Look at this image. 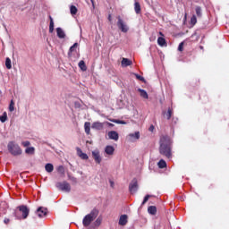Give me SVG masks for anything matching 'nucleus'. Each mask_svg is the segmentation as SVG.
I'll return each instance as SVG.
<instances>
[{
  "label": "nucleus",
  "mask_w": 229,
  "mask_h": 229,
  "mask_svg": "<svg viewBox=\"0 0 229 229\" xmlns=\"http://www.w3.org/2000/svg\"><path fill=\"white\" fill-rule=\"evenodd\" d=\"M57 171H58V173H64V165H60V166H58L57 167Z\"/></svg>",
  "instance_id": "obj_42"
},
{
  "label": "nucleus",
  "mask_w": 229,
  "mask_h": 229,
  "mask_svg": "<svg viewBox=\"0 0 229 229\" xmlns=\"http://www.w3.org/2000/svg\"><path fill=\"white\" fill-rule=\"evenodd\" d=\"M178 51H183V42H181L178 47Z\"/></svg>",
  "instance_id": "obj_43"
},
{
  "label": "nucleus",
  "mask_w": 229,
  "mask_h": 229,
  "mask_svg": "<svg viewBox=\"0 0 229 229\" xmlns=\"http://www.w3.org/2000/svg\"><path fill=\"white\" fill-rule=\"evenodd\" d=\"M138 190L139 184L137 182V179H133L129 185V191L131 194H135V192H137Z\"/></svg>",
  "instance_id": "obj_7"
},
{
  "label": "nucleus",
  "mask_w": 229,
  "mask_h": 229,
  "mask_svg": "<svg viewBox=\"0 0 229 229\" xmlns=\"http://www.w3.org/2000/svg\"><path fill=\"white\" fill-rule=\"evenodd\" d=\"M50 23H49V33H53L55 31V21L53 20V17L49 16Z\"/></svg>",
  "instance_id": "obj_21"
},
{
  "label": "nucleus",
  "mask_w": 229,
  "mask_h": 229,
  "mask_svg": "<svg viewBox=\"0 0 229 229\" xmlns=\"http://www.w3.org/2000/svg\"><path fill=\"white\" fill-rule=\"evenodd\" d=\"M108 21H112V15L109 14Z\"/></svg>",
  "instance_id": "obj_48"
},
{
  "label": "nucleus",
  "mask_w": 229,
  "mask_h": 229,
  "mask_svg": "<svg viewBox=\"0 0 229 229\" xmlns=\"http://www.w3.org/2000/svg\"><path fill=\"white\" fill-rule=\"evenodd\" d=\"M159 35H162V32H159Z\"/></svg>",
  "instance_id": "obj_50"
},
{
  "label": "nucleus",
  "mask_w": 229,
  "mask_h": 229,
  "mask_svg": "<svg viewBox=\"0 0 229 229\" xmlns=\"http://www.w3.org/2000/svg\"><path fill=\"white\" fill-rule=\"evenodd\" d=\"M84 130H85V133L87 135H90V123L89 122H86L84 123Z\"/></svg>",
  "instance_id": "obj_25"
},
{
  "label": "nucleus",
  "mask_w": 229,
  "mask_h": 229,
  "mask_svg": "<svg viewBox=\"0 0 229 229\" xmlns=\"http://www.w3.org/2000/svg\"><path fill=\"white\" fill-rule=\"evenodd\" d=\"M70 12L72 15H76L78 13V8L74 5H71Z\"/></svg>",
  "instance_id": "obj_32"
},
{
  "label": "nucleus",
  "mask_w": 229,
  "mask_h": 229,
  "mask_svg": "<svg viewBox=\"0 0 229 229\" xmlns=\"http://www.w3.org/2000/svg\"><path fill=\"white\" fill-rule=\"evenodd\" d=\"M25 153L27 155H35V148L33 147H28L26 149H25Z\"/></svg>",
  "instance_id": "obj_29"
},
{
  "label": "nucleus",
  "mask_w": 229,
  "mask_h": 229,
  "mask_svg": "<svg viewBox=\"0 0 229 229\" xmlns=\"http://www.w3.org/2000/svg\"><path fill=\"white\" fill-rule=\"evenodd\" d=\"M8 121V114L6 112H4L1 115H0V122L2 123H6Z\"/></svg>",
  "instance_id": "obj_28"
},
{
  "label": "nucleus",
  "mask_w": 229,
  "mask_h": 229,
  "mask_svg": "<svg viewBox=\"0 0 229 229\" xmlns=\"http://www.w3.org/2000/svg\"><path fill=\"white\" fill-rule=\"evenodd\" d=\"M105 124H107V126H114V123H108V122H106V123H104Z\"/></svg>",
  "instance_id": "obj_46"
},
{
  "label": "nucleus",
  "mask_w": 229,
  "mask_h": 229,
  "mask_svg": "<svg viewBox=\"0 0 229 229\" xmlns=\"http://www.w3.org/2000/svg\"><path fill=\"white\" fill-rule=\"evenodd\" d=\"M18 208L21 214L22 219H28V216H30V208L28 206L21 205L19 206Z\"/></svg>",
  "instance_id": "obj_5"
},
{
  "label": "nucleus",
  "mask_w": 229,
  "mask_h": 229,
  "mask_svg": "<svg viewBox=\"0 0 229 229\" xmlns=\"http://www.w3.org/2000/svg\"><path fill=\"white\" fill-rule=\"evenodd\" d=\"M36 214L38 217H46L47 216V208L39 207L37 209Z\"/></svg>",
  "instance_id": "obj_10"
},
{
  "label": "nucleus",
  "mask_w": 229,
  "mask_h": 229,
  "mask_svg": "<svg viewBox=\"0 0 229 229\" xmlns=\"http://www.w3.org/2000/svg\"><path fill=\"white\" fill-rule=\"evenodd\" d=\"M173 115V109H171V108H168V111H167V113L165 114V117H166V119H171V116Z\"/></svg>",
  "instance_id": "obj_33"
},
{
  "label": "nucleus",
  "mask_w": 229,
  "mask_h": 229,
  "mask_svg": "<svg viewBox=\"0 0 229 229\" xmlns=\"http://www.w3.org/2000/svg\"><path fill=\"white\" fill-rule=\"evenodd\" d=\"M117 19V27L119 28V30H121L123 33H128L130 28L128 27L126 22H124V21L121 19V16H118Z\"/></svg>",
  "instance_id": "obj_4"
},
{
  "label": "nucleus",
  "mask_w": 229,
  "mask_h": 229,
  "mask_svg": "<svg viewBox=\"0 0 229 229\" xmlns=\"http://www.w3.org/2000/svg\"><path fill=\"white\" fill-rule=\"evenodd\" d=\"M0 94H1V90H0Z\"/></svg>",
  "instance_id": "obj_51"
},
{
  "label": "nucleus",
  "mask_w": 229,
  "mask_h": 229,
  "mask_svg": "<svg viewBox=\"0 0 229 229\" xmlns=\"http://www.w3.org/2000/svg\"><path fill=\"white\" fill-rule=\"evenodd\" d=\"M138 92H140V96L143 98V99H148V92L142 89H138Z\"/></svg>",
  "instance_id": "obj_23"
},
{
  "label": "nucleus",
  "mask_w": 229,
  "mask_h": 229,
  "mask_svg": "<svg viewBox=\"0 0 229 229\" xmlns=\"http://www.w3.org/2000/svg\"><path fill=\"white\" fill-rule=\"evenodd\" d=\"M13 216L15 217V219H18L19 221H21L22 219V215L19 209V207H17L13 213Z\"/></svg>",
  "instance_id": "obj_17"
},
{
  "label": "nucleus",
  "mask_w": 229,
  "mask_h": 229,
  "mask_svg": "<svg viewBox=\"0 0 229 229\" xmlns=\"http://www.w3.org/2000/svg\"><path fill=\"white\" fill-rule=\"evenodd\" d=\"M157 165L159 169H165V167H167V163H165V160L160 159L159 162L157 163Z\"/></svg>",
  "instance_id": "obj_27"
},
{
  "label": "nucleus",
  "mask_w": 229,
  "mask_h": 229,
  "mask_svg": "<svg viewBox=\"0 0 229 229\" xmlns=\"http://www.w3.org/2000/svg\"><path fill=\"white\" fill-rule=\"evenodd\" d=\"M150 196L149 195H146L141 205H146V203H148V200L149 199Z\"/></svg>",
  "instance_id": "obj_39"
},
{
  "label": "nucleus",
  "mask_w": 229,
  "mask_h": 229,
  "mask_svg": "<svg viewBox=\"0 0 229 229\" xmlns=\"http://www.w3.org/2000/svg\"><path fill=\"white\" fill-rule=\"evenodd\" d=\"M15 103H13V100H11V103L9 105V112H13V110H15Z\"/></svg>",
  "instance_id": "obj_34"
},
{
  "label": "nucleus",
  "mask_w": 229,
  "mask_h": 229,
  "mask_svg": "<svg viewBox=\"0 0 229 229\" xmlns=\"http://www.w3.org/2000/svg\"><path fill=\"white\" fill-rule=\"evenodd\" d=\"M148 214H150L151 216H155L157 214V207L155 206H150L148 208Z\"/></svg>",
  "instance_id": "obj_26"
},
{
  "label": "nucleus",
  "mask_w": 229,
  "mask_h": 229,
  "mask_svg": "<svg viewBox=\"0 0 229 229\" xmlns=\"http://www.w3.org/2000/svg\"><path fill=\"white\" fill-rule=\"evenodd\" d=\"M22 146L24 147V148H28V146H30V141L29 140H26V141H22Z\"/></svg>",
  "instance_id": "obj_41"
},
{
  "label": "nucleus",
  "mask_w": 229,
  "mask_h": 229,
  "mask_svg": "<svg viewBox=\"0 0 229 229\" xmlns=\"http://www.w3.org/2000/svg\"><path fill=\"white\" fill-rule=\"evenodd\" d=\"M198 17H201V7L197 6L195 9Z\"/></svg>",
  "instance_id": "obj_36"
},
{
  "label": "nucleus",
  "mask_w": 229,
  "mask_h": 229,
  "mask_svg": "<svg viewBox=\"0 0 229 229\" xmlns=\"http://www.w3.org/2000/svg\"><path fill=\"white\" fill-rule=\"evenodd\" d=\"M134 75L136 76V78H137L140 81H146L144 80V77H142V76H140V75H139V74H137V73H135Z\"/></svg>",
  "instance_id": "obj_40"
},
{
  "label": "nucleus",
  "mask_w": 229,
  "mask_h": 229,
  "mask_svg": "<svg viewBox=\"0 0 229 229\" xmlns=\"http://www.w3.org/2000/svg\"><path fill=\"white\" fill-rule=\"evenodd\" d=\"M128 142H137V140H139V139H140V131H136L134 133H130L127 137H126Z\"/></svg>",
  "instance_id": "obj_6"
},
{
  "label": "nucleus",
  "mask_w": 229,
  "mask_h": 229,
  "mask_svg": "<svg viewBox=\"0 0 229 229\" xmlns=\"http://www.w3.org/2000/svg\"><path fill=\"white\" fill-rule=\"evenodd\" d=\"M54 169L55 166L51 163H48L45 165V170L47 171V173H53Z\"/></svg>",
  "instance_id": "obj_24"
},
{
  "label": "nucleus",
  "mask_w": 229,
  "mask_h": 229,
  "mask_svg": "<svg viewBox=\"0 0 229 229\" xmlns=\"http://www.w3.org/2000/svg\"><path fill=\"white\" fill-rule=\"evenodd\" d=\"M57 187H59V189L64 192H71V184H69L67 182H58Z\"/></svg>",
  "instance_id": "obj_8"
},
{
  "label": "nucleus",
  "mask_w": 229,
  "mask_h": 229,
  "mask_svg": "<svg viewBox=\"0 0 229 229\" xmlns=\"http://www.w3.org/2000/svg\"><path fill=\"white\" fill-rule=\"evenodd\" d=\"M157 44L158 46H160L161 47H164V46H167V43L165 42V38H164L163 37H159L157 38Z\"/></svg>",
  "instance_id": "obj_22"
},
{
  "label": "nucleus",
  "mask_w": 229,
  "mask_h": 229,
  "mask_svg": "<svg viewBox=\"0 0 229 229\" xmlns=\"http://www.w3.org/2000/svg\"><path fill=\"white\" fill-rule=\"evenodd\" d=\"M78 43H74L69 49L68 52V56H72V53H74V51H76V49L78 48Z\"/></svg>",
  "instance_id": "obj_19"
},
{
  "label": "nucleus",
  "mask_w": 229,
  "mask_h": 229,
  "mask_svg": "<svg viewBox=\"0 0 229 229\" xmlns=\"http://www.w3.org/2000/svg\"><path fill=\"white\" fill-rule=\"evenodd\" d=\"M103 219H101V217H98L96 219L95 221V226H99L102 223Z\"/></svg>",
  "instance_id": "obj_38"
},
{
  "label": "nucleus",
  "mask_w": 229,
  "mask_h": 229,
  "mask_svg": "<svg viewBox=\"0 0 229 229\" xmlns=\"http://www.w3.org/2000/svg\"><path fill=\"white\" fill-rule=\"evenodd\" d=\"M56 31V35L57 37L61 39L64 40V38H65L67 37V34H65V30H64V29L58 27L55 29Z\"/></svg>",
  "instance_id": "obj_11"
},
{
  "label": "nucleus",
  "mask_w": 229,
  "mask_h": 229,
  "mask_svg": "<svg viewBox=\"0 0 229 229\" xmlns=\"http://www.w3.org/2000/svg\"><path fill=\"white\" fill-rule=\"evenodd\" d=\"M196 22H198V18H196V15L191 16V24H192V26H194L196 24Z\"/></svg>",
  "instance_id": "obj_35"
},
{
  "label": "nucleus",
  "mask_w": 229,
  "mask_h": 229,
  "mask_svg": "<svg viewBox=\"0 0 229 229\" xmlns=\"http://www.w3.org/2000/svg\"><path fill=\"white\" fill-rule=\"evenodd\" d=\"M79 67L81 71H87V64H85V61L81 60L79 62Z\"/></svg>",
  "instance_id": "obj_30"
},
{
  "label": "nucleus",
  "mask_w": 229,
  "mask_h": 229,
  "mask_svg": "<svg viewBox=\"0 0 229 229\" xmlns=\"http://www.w3.org/2000/svg\"><path fill=\"white\" fill-rule=\"evenodd\" d=\"M112 123H115L116 124H126V122L122 120H111Z\"/></svg>",
  "instance_id": "obj_37"
},
{
  "label": "nucleus",
  "mask_w": 229,
  "mask_h": 229,
  "mask_svg": "<svg viewBox=\"0 0 229 229\" xmlns=\"http://www.w3.org/2000/svg\"><path fill=\"white\" fill-rule=\"evenodd\" d=\"M92 130H103L105 128V123L95 122L91 125Z\"/></svg>",
  "instance_id": "obj_12"
},
{
  "label": "nucleus",
  "mask_w": 229,
  "mask_h": 229,
  "mask_svg": "<svg viewBox=\"0 0 229 229\" xmlns=\"http://www.w3.org/2000/svg\"><path fill=\"white\" fill-rule=\"evenodd\" d=\"M7 149L13 157H19V155H22V148L14 141H9L7 145Z\"/></svg>",
  "instance_id": "obj_3"
},
{
  "label": "nucleus",
  "mask_w": 229,
  "mask_h": 229,
  "mask_svg": "<svg viewBox=\"0 0 229 229\" xmlns=\"http://www.w3.org/2000/svg\"><path fill=\"white\" fill-rule=\"evenodd\" d=\"M98 216H99V210L97 208H94L90 211L89 214L86 215L82 219V225L85 228L90 226L92 225V222L95 221V219L98 218Z\"/></svg>",
  "instance_id": "obj_2"
},
{
  "label": "nucleus",
  "mask_w": 229,
  "mask_h": 229,
  "mask_svg": "<svg viewBox=\"0 0 229 229\" xmlns=\"http://www.w3.org/2000/svg\"><path fill=\"white\" fill-rule=\"evenodd\" d=\"M77 155L81 158V160H89V156L81 150V148H77Z\"/></svg>",
  "instance_id": "obj_15"
},
{
  "label": "nucleus",
  "mask_w": 229,
  "mask_h": 229,
  "mask_svg": "<svg viewBox=\"0 0 229 229\" xmlns=\"http://www.w3.org/2000/svg\"><path fill=\"white\" fill-rule=\"evenodd\" d=\"M128 224V216L127 215H122L119 219V225L121 226H125V225Z\"/></svg>",
  "instance_id": "obj_16"
},
{
  "label": "nucleus",
  "mask_w": 229,
  "mask_h": 229,
  "mask_svg": "<svg viewBox=\"0 0 229 229\" xmlns=\"http://www.w3.org/2000/svg\"><path fill=\"white\" fill-rule=\"evenodd\" d=\"M4 223L5 225H8L10 223V219L9 218H4Z\"/></svg>",
  "instance_id": "obj_44"
},
{
  "label": "nucleus",
  "mask_w": 229,
  "mask_h": 229,
  "mask_svg": "<svg viewBox=\"0 0 229 229\" xmlns=\"http://www.w3.org/2000/svg\"><path fill=\"white\" fill-rule=\"evenodd\" d=\"M173 141L171 140V138L168 136H162L160 139V147H159V153L160 155H164V157H166V158H171Z\"/></svg>",
  "instance_id": "obj_1"
},
{
  "label": "nucleus",
  "mask_w": 229,
  "mask_h": 229,
  "mask_svg": "<svg viewBox=\"0 0 229 229\" xmlns=\"http://www.w3.org/2000/svg\"><path fill=\"white\" fill-rule=\"evenodd\" d=\"M5 67L6 69H12V59L10 57L5 58Z\"/></svg>",
  "instance_id": "obj_31"
},
{
  "label": "nucleus",
  "mask_w": 229,
  "mask_h": 229,
  "mask_svg": "<svg viewBox=\"0 0 229 229\" xmlns=\"http://www.w3.org/2000/svg\"><path fill=\"white\" fill-rule=\"evenodd\" d=\"M92 6H94V0H90Z\"/></svg>",
  "instance_id": "obj_49"
},
{
  "label": "nucleus",
  "mask_w": 229,
  "mask_h": 229,
  "mask_svg": "<svg viewBox=\"0 0 229 229\" xmlns=\"http://www.w3.org/2000/svg\"><path fill=\"white\" fill-rule=\"evenodd\" d=\"M134 11L135 13H137L138 15L141 12L140 4L137 0H135L134 2Z\"/></svg>",
  "instance_id": "obj_18"
},
{
  "label": "nucleus",
  "mask_w": 229,
  "mask_h": 229,
  "mask_svg": "<svg viewBox=\"0 0 229 229\" xmlns=\"http://www.w3.org/2000/svg\"><path fill=\"white\" fill-rule=\"evenodd\" d=\"M92 157L97 164H101V155L98 150L92 151Z\"/></svg>",
  "instance_id": "obj_13"
},
{
  "label": "nucleus",
  "mask_w": 229,
  "mask_h": 229,
  "mask_svg": "<svg viewBox=\"0 0 229 229\" xmlns=\"http://www.w3.org/2000/svg\"><path fill=\"white\" fill-rule=\"evenodd\" d=\"M115 151V148H114V146L112 145H107L106 148H105V153L106 155H108L109 157H111L112 155H114Z\"/></svg>",
  "instance_id": "obj_14"
},
{
  "label": "nucleus",
  "mask_w": 229,
  "mask_h": 229,
  "mask_svg": "<svg viewBox=\"0 0 229 229\" xmlns=\"http://www.w3.org/2000/svg\"><path fill=\"white\" fill-rule=\"evenodd\" d=\"M131 65V61L128 58H123L122 60V67H128Z\"/></svg>",
  "instance_id": "obj_20"
},
{
  "label": "nucleus",
  "mask_w": 229,
  "mask_h": 229,
  "mask_svg": "<svg viewBox=\"0 0 229 229\" xmlns=\"http://www.w3.org/2000/svg\"><path fill=\"white\" fill-rule=\"evenodd\" d=\"M149 131H153V130H155V126H153V125H150V127H149Z\"/></svg>",
  "instance_id": "obj_45"
},
{
  "label": "nucleus",
  "mask_w": 229,
  "mask_h": 229,
  "mask_svg": "<svg viewBox=\"0 0 229 229\" xmlns=\"http://www.w3.org/2000/svg\"><path fill=\"white\" fill-rule=\"evenodd\" d=\"M107 136L110 140H114L115 142L119 140V133L115 131H108Z\"/></svg>",
  "instance_id": "obj_9"
},
{
  "label": "nucleus",
  "mask_w": 229,
  "mask_h": 229,
  "mask_svg": "<svg viewBox=\"0 0 229 229\" xmlns=\"http://www.w3.org/2000/svg\"><path fill=\"white\" fill-rule=\"evenodd\" d=\"M109 183H110L111 187H114V181H109Z\"/></svg>",
  "instance_id": "obj_47"
}]
</instances>
